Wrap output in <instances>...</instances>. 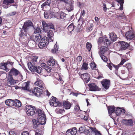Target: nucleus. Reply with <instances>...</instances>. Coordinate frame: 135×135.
<instances>
[{
  "label": "nucleus",
  "instance_id": "obj_48",
  "mask_svg": "<svg viewBox=\"0 0 135 135\" xmlns=\"http://www.w3.org/2000/svg\"><path fill=\"white\" fill-rule=\"evenodd\" d=\"M71 129L72 130L71 131L72 132H73V135H75L76 134L77 132V129L75 127H74Z\"/></svg>",
  "mask_w": 135,
  "mask_h": 135
},
{
  "label": "nucleus",
  "instance_id": "obj_24",
  "mask_svg": "<svg viewBox=\"0 0 135 135\" xmlns=\"http://www.w3.org/2000/svg\"><path fill=\"white\" fill-rule=\"evenodd\" d=\"M14 101L11 99H8L5 101V103L6 105L10 107L14 106Z\"/></svg>",
  "mask_w": 135,
  "mask_h": 135
},
{
  "label": "nucleus",
  "instance_id": "obj_63",
  "mask_svg": "<svg viewBox=\"0 0 135 135\" xmlns=\"http://www.w3.org/2000/svg\"><path fill=\"white\" fill-rule=\"evenodd\" d=\"M83 128L82 127H80L79 128V129L78 130V131L80 133H82L83 131Z\"/></svg>",
  "mask_w": 135,
  "mask_h": 135
},
{
  "label": "nucleus",
  "instance_id": "obj_51",
  "mask_svg": "<svg viewBox=\"0 0 135 135\" xmlns=\"http://www.w3.org/2000/svg\"><path fill=\"white\" fill-rule=\"evenodd\" d=\"M44 17L46 19L51 18V17L49 16V14L47 12H45L44 13Z\"/></svg>",
  "mask_w": 135,
  "mask_h": 135
},
{
  "label": "nucleus",
  "instance_id": "obj_38",
  "mask_svg": "<svg viewBox=\"0 0 135 135\" xmlns=\"http://www.w3.org/2000/svg\"><path fill=\"white\" fill-rule=\"evenodd\" d=\"M42 24L43 25V30L45 32H47V31H46V30L48 28V25L45 21H42Z\"/></svg>",
  "mask_w": 135,
  "mask_h": 135
},
{
  "label": "nucleus",
  "instance_id": "obj_60",
  "mask_svg": "<svg viewBox=\"0 0 135 135\" xmlns=\"http://www.w3.org/2000/svg\"><path fill=\"white\" fill-rule=\"evenodd\" d=\"M113 67L116 70H117L119 68V65H115L114 64H112Z\"/></svg>",
  "mask_w": 135,
  "mask_h": 135
},
{
  "label": "nucleus",
  "instance_id": "obj_19",
  "mask_svg": "<svg viewBox=\"0 0 135 135\" xmlns=\"http://www.w3.org/2000/svg\"><path fill=\"white\" fill-rule=\"evenodd\" d=\"M122 121V122L127 126H131L133 124V121L131 119H123Z\"/></svg>",
  "mask_w": 135,
  "mask_h": 135
},
{
  "label": "nucleus",
  "instance_id": "obj_58",
  "mask_svg": "<svg viewBox=\"0 0 135 135\" xmlns=\"http://www.w3.org/2000/svg\"><path fill=\"white\" fill-rule=\"evenodd\" d=\"M21 135H30L28 131L23 132L21 133Z\"/></svg>",
  "mask_w": 135,
  "mask_h": 135
},
{
  "label": "nucleus",
  "instance_id": "obj_18",
  "mask_svg": "<svg viewBox=\"0 0 135 135\" xmlns=\"http://www.w3.org/2000/svg\"><path fill=\"white\" fill-rule=\"evenodd\" d=\"M81 78L84 81L87 83L90 80L89 75L87 73L83 74V75L81 76Z\"/></svg>",
  "mask_w": 135,
  "mask_h": 135
},
{
  "label": "nucleus",
  "instance_id": "obj_57",
  "mask_svg": "<svg viewBox=\"0 0 135 135\" xmlns=\"http://www.w3.org/2000/svg\"><path fill=\"white\" fill-rule=\"evenodd\" d=\"M41 30L39 28L37 27V28L35 29L34 33H39L41 32Z\"/></svg>",
  "mask_w": 135,
  "mask_h": 135
},
{
  "label": "nucleus",
  "instance_id": "obj_49",
  "mask_svg": "<svg viewBox=\"0 0 135 135\" xmlns=\"http://www.w3.org/2000/svg\"><path fill=\"white\" fill-rule=\"evenodd\" d=\"M71 130L70 129L68 130L66 132V135H73Z\"/></svg>",
  "mask_w": 135,
  "mask_h": 135
},
{
  "label": "nucleus",
  "instance_id": "obj_1",
  "mask_svg": "<svg viewBox=\"0 0 135 135\" xmlns=\"http://www.w3.org/2000/svg\"><path fill=\"white\" fill-rule=\"evenodd\" d=\"M38 58L37 56H32L30 61L28 63L27 65L29 69L31 72H36L38 74H40L42 71V69L41 67L37 65Z\"/></svg>",
  "mask_w": 135,
  "mask_h": 135
},
{
  "label": "nucleus",
  "instance_id": "obj_14",
  "mask_svg": "<svg viewBox=\"0 0 135 135\" xmlns=\"http://www.w3.org/2000/svg\"><path fill=\"white\" fill-rule=\"evenodd\" d=\"M126 36L127 40H129L133 39L135 37L133 32L131 31L127 32L126 34Z\"/></svg>",
  "mask_w": 135,
  "mask_h": 135
},
{
  "label": "nucleus",
  "instance_id": "obj_29",
  "mask_svg": "<svg viewBox=\"0 0 135 135\" xmlns=\"http://www.w3.org/2000/svg\"><path fill=\"white\" fill-rule=\"evenodd\" d=\"M115 107L114 106H110L108 107V113L110 114L114 113L115 111Z\"/></svg>",
  "mask_w": 135,
  "mask_h": 135
},
{
  "label": "nucleus",
  "instance_id": "obj_22",
  "mask_svg": "<svg viewBox=\"0 0 135 135\" xmlns=\"http://www.w3.org/2000/svg\"><path fill=\"white\" fill-rule=\"evenodd\" d=\"M35 84L41 88H43L44 84L42 81L38 79L36 81L35 83Z\"/></svg>",
  "mask_w": 135,
  "mask_h": 135
},
{
  "label": "nucleus",
  "instance_id": "obj_37",
  "mask_svg": "<svg viewBox=\"0 0 135 135\" xmlns=\"http://www.w3.org/2000/svg\"><path fill=\"white\" fill-rule=\"evenodd\" d=\"M89 128L91 131L95 133V135L100 133V132L98 131L95 127L93 128L92 127H89Z\"/></svg>",
  "mask_w": 135,
  "mask_h": 135
},
{
  "label": "nucleus",
  "instance_id": "obj_7",
  "mask_svg": "<svg viewBox=\"0 0 135 135\" xmlns=\"http://www.w3.org/2000/svg\"><path fill=\"white\" fill-rule=\"evenodd\" d=\"M35 111L36 113L38 114V120L40 122H43V120H46V116L44 112L40 109H36Z\"/></svg>",
  "mask_w": 135,
  "mask_h": 135
},
{
  "label": "nucleus",
  "instance_id": "obj_33",
  "mask_svg": "<svg viewBox=\"0 0 135 135\" xmlns=\"http://www.w3.org/2000/svg\"><path fill=\"white\" fill-rule=\"evenodd\" d=\"M105 39L103 44L104 45L107 46H108L110 45L111 43L110 41L108 39L107 37H105Z\"/></svg>",
  "mask_w": 135,
  "mask_h": 135
},
{
  "label": "nucleus",
  "instance_id": "obj_50",
  "mask_svg": "<svg viewBox=\"0 0 135 135\" xmlns=\"http://www.w3.org/2000/svg\"><path fill=\"white\" fill-rule=\"evenodd\" d=\"M125 67L128 70L130 69L131 68V65L130 63H128L125 65Z\"/></svg>",
  "mask_w": 135,
  "mask_h": 135
},
{
  "label": "nucleus",
  "instance_id": "obj_13",
  "mask_svg": "<svg viewBox=\"0 0 135 135\" xmlns=\"http://www.w3.org/2000/svg\"><path fill=\"white\" fill-rule=\"evenodd\" d=\"M47 63L49 66H54L56 65L57 62L53 58V57H51L48 59Z\"/></svg>",
  "mask_w": 135,
  "mask_h": 135
},
{
  "label": "nucleus",
  "instance_id": "obj_36",
  "mask_svg": "<svg viewBox=\"0 0 135 135\" xmlns=\"http://www.w3.org/2000/svg\"><path fill=\"white\" fill-rule=\"evenodd\" d=\"M51 2V0H47L45 2L43 3L41 5V8L42 9L44 8V7L46 6L47 5L50 6Z\"/></svg>",
  "mask_w": 135,
  "mask_h": 135
},
{
  "label": "nucleus",
  "instance_id": "obj_23",
  "mask_svg": "<svg viewBox=\"0 0 135 135\" xmlns=\"http://www.w3.org/2000/svg\"><path fill=\"white\" fill-rule=\"evenodd\" d=\"M66 8L67 10L69 12L73 10L74 9L73 3L71 2V3L66 4Z\"/></svg>",
  "mask_w": 135,
  "mask_h": 135
},
{
  "label": "nucleus",
  "instance_id": "obj_61",
  "mask_svg": "<svg viewBox=\"0 0 135 135\" xmlns=\"http://www.w3.org/2000/svg\"><path fill=\"white\" fill-rule=\"evenodd\" d=\"M85 11L84 9L82 10L81 13V16H83V17L85 15Z\"/></svg>",
  "mask_w": 135,
  "mask_h": 135
},
{
  "label": "nucleus",
  "instance_id": "obj_20",
  "mask_svg": "<svg viewBox=\"0 0 135 135\" xmlns=\"http://www.w3.org/2000/svg\"><path fill=\"white\" fill-rule=\"evenodd\" d=\"M46 31H47L46 32L47 33V36L50 40V41H53V36L54 34L53 31L50 29L49 30V31H48V30H46Z\"/></svg>",
  "mask_w": 135,
  "mask_h": 135
},
{
  "label": "nucleus",
  "instance_id": "obj_43",
  "mask_svg": "<svg viewBox=\"0 0 135 135\" xmlns=\"http://www.w3.org/2000/svg\"><path fill=\"white\" fill-rule=\"evenodd\" d=\"M56 111L57 113L61 114H62L63 113L65 112V110L64 109H56Z\"/></svg>",
  "mask_w": 135,
  "mask_h": 135
},
{
  "label": "nucleus",
  "instance_id": "obj_59",
  "mask_svg": "<svg viewBox=\"0 0 135 135\" xmlns=\"http://www.w3.org/2000/svg\"><path fill=\"white\" fill-rule=\"evenodd\" d=\"M112 64H113L112 63H110L108 65V67L110 70H112V68L113 66Z\"/></svg>",
  "mask_w": 135,
  "mask_h": 135
},
{
  "label": "nucleus",
  "instance_id": "obj_56",
  "mask_svg": "<svg viewBox=\"0 0 135 135\" xmlns=\"http://www.w3.org/2000/svg\"><path fill=\"white\" fill-rule=\"evenodd\" d=\"M50 28V29L51 28L54 29V27L52 23L49 24L48 25V28L47 29Z\"/></svg>",
  "mask_w": 135,
  "mask_h": 135
},
{
  "label": "nucleus",
  "instance_id": "obj_31",
  "mask_svg": "<svg viewBox=\"0 0 135 135\" xmlns=\"http://www.w3.org/2000/svg\"><path fill=\"white\" fill-rule=\"evenodd\" d=\"M88 64L86 62H84L81 68V70H87L88 69Z\"/></svg>",
  "mask_w": 135,
  "mask_h": 135
},
{
  "label": "nucleus",
  "instance_id": "obj_5",
  "mask_svg": "<svg viewBox=\"0 0 135 135\" xmlns=\"http://www.w3.org/2000/svg\"><path fill=\"white\" fill-rule=\"evenodd\" d=\"M24 110L28 115L32 116L35 114L36 109L33 106L27 105L25 107Z\"/></svg>",
  "mask_w": 135,
  "mask_h": 135
},
{
  "label": "nucleus",
  "instance_id": "obj_32",
  "mask_svg": "<svg viewBox=\"0 0 135 135\" xmlns=\"http://www.w3.org/2000/svg\"><path fill=\"white\" fill-rule=\"evenodd\" d=\"M14 2V0H4L3 2V4L8 6Z\"/></svg>",
  "mask_w": 135,
  "mask_h": 135
},
{
  "label": "nucleus",
  "instance_id": "obj_16",
  "mask_svg": "<svg viewBox=\"0 0 135 135\" xmlns=\"http://www.w3.org/2000/svg\"><path fill=\"white\" fill-rule=\"evenodd\" d=\"M72 105V103L68 101H64L63 102V107L66 109H70Z\"/></svg>",
  "mask_w": 135,
  "mask_h": 135
},
{
  "label": "nucleus",
  "instance_id": "obj_15",
  "mask_svg": "<svg viewBox=\"0 0 135 135\" xmlns=\"http://www.w3.org/2000/svg\"><path fill=\"white\" fill-rule=\"evenodd\" d=\"M109 35L110 39L113 42L115 41L117 38V35L114 31L110 32Z\"/></svg>",
  "mask_w": 135,
  "mask_h": 135
},
{
  "label": "nucleus",
  "instance_id": "obj_45",
  "mask_svg": "<svg viewBox=\"0 0 135 135\" xmlns=\"http://www.w3.org/2000/svg\"><path fill=\"white\" fill-rule=\"evenodd\" d=\"M79 110H81L79 104L77 103L75 105L74 110L75 112H77Z\"/></svg>",
  "mask_w": 135,
  "mask_h": 135
},
{
  "label": "nucleus",
  "instance_id": "obj_4",
  "mask_svg": "<svg viewBox=\"0 0 135 135\" xmlns=\"http://www.w3.org/2000/svg\"><path fill=\"white\" fill-rule=\"evenodd\" d=\"M9 75H11L17 78V79L18 81H21L23 79V76L20 71L13 68L9 72Z\"/></svg>",
  "mask_w": 135,
  "mask_h": 135
},
{
  "label": "nucleus",
  "instance_id": "obj_41",
  "mask_svg": "<svg viewBox=\"0 0 135 135\" xmlns=\"http://www.w3.org/2000/svg\"><path fill=\"white\" fill-rule=\"evenodd\" d=\"M56 98L55 97L52 96L49 100L50 105H51L56 101Z\"/></svg>",
  "mask_w": 135,
  "mask_h": 135
},
{
  "label": "nucleus",
  "instance_id": "obj_28",
  "mask_svg": "<svg viewBox=\"0 0 135 135\" xmlns=\"http://www.w3.org/2000/svg\"><path fill=\"white\" fill-rule=\"evenodd\" d=\"M65 14L64 12L61 11L57 13L56 15L57 18L63 19L65 17Z\"/></svg>",
  "mask_w": 135,
  "mask_h": 135
},
{
  "label": "nucleus",
  "instance_id": "obj_11",
  "mask_svg": "<svg viewBox=\"0 0 135 135\" xmlns=\"http://www.w3.org/2000/svg\"><path fill=\"white\" fill-rule=\"evenodd\" d=\"M101 84L105 89L107 90L109 87L110 85V80L106 79H103L101 81Z\"/></svg>",
  "mask_w": 135,
  "mask_h": 135
},
{
  "label": "nucleus",
  "instance_id": "obj_12",
  "mask_svg": "<svg viewBox=\"0 0 135 135\" xmlns=\"http://www.w3.org/2000/svg\"><path fill=\"white\" fill-rule=\"evenodd\" d=\"M88 86L90 90L92 91H100L101 89L97 86L94 83H91L88 84Z\"/></svg>",
  "mask_w": 135,
  "mask_h": 135
},
{
  "label": "nucleus",
  "instance_id": "obj_39",
  "mask_svg": "<svg viewBox=\"0 0 135 135\" xmlns=\"http://www.w3.org/2000/svg\"><path fill=\"white\" fill-rule=\"evenodd\" d=\"M51 105L55 107L57 106H61L62 105L60 102L56 101Z\"/></svg>",
  "mask_w": 135,
  "mask_h": 135
},
{
  "label": "nucleus",
  "instance_id": "obj_52",
  "mask_svg": "<svg viewBox=\"0 0 135 135\" xmlns=\"http://www.w3.org/2000/svg\"><path fill=\"white\" fill-rule=\"evenodd\" d=\"M11 60L10 59H9L7 61V62H5L7 65L8 64H10L12 66L14 64V62L10 61Z\"/></svg>",
  "mask_w": 135,
  "mask_h": 135
},
{
  "label": "nucleus",
  "instance_id": "obj_42",
  "mask_svg": "<svg viewBox=\"0 0 135 135\" xmlns=\"http://www.w3.org/2000/svg\"><path fill=\"white\" fill-rule=\"evenodd\" d=\"M121 108L117 107L115 110V113L117 115H120L122 113Z\"/></svg>",
  "mask_w": 135,
  "mask_h": 135
},
{
  "label": "nucleus",
  "instance_id": "obj_46",
  "mask_svg": "<svg viewBox=\"0 0 135 135\" xmlns=\"http://www.w3.org/2000/svg\"><path fill=\"white\" fill-rule=\"evenodd\" d=\"M44 69L47 71V72L49 73H50L51 72V70L52 68L51 67L47 66H45Z\"/></svg>",
  "mask_w": 135,
  "mask_h": 135
},
{
  "label": "nucleus",
  "instance_id": "obj_3",
  "mask_svg": "<svg viewBox=\"0 0 135 135\" xmlns=\"http://www.w3.org/2000/svg\"><path fill=\"white\" fill-rule=\"evenodd\" d=\"M109 49L105 46H103L100 49L99 54L102 59L104 62H107L108 61L106 56H107L109 53Z\"/></svg>",
  "mask_w": 135,
  "mask_h": 135
},
{
  "label": "nucleus",
  "instance_id": "obj_34",
  "mask_svg": "<svg viewBox=\"0 0 135 135\" xmlns=\"http://www.w3.org/2000/svg\"><path fill=\"white\" fill-rule=\"evenodd\" d=\"M75 27V26H74V23H73L69 26L67 28L69 32H71L74 30Z\"/></svg>",
  "mask_w": 135,
  "mask_h": 135
},
{
  "label": "nucleus",
  "instance_id": "obj_27",
  "mask_svg": "<svg viewBox=\"0 0 135 135\" xmlns=\"http://www.w3.org/2000/svg\"><path fill=\"white\" fill-rule=\"evenodd\" d=\"M8 79L10 84L11 85H14L16 83L15 80L13 79L12 76L11 75H8Z\"/></svg>",
  "mask_w": 135,
  "mask_h": 135
},
{
  "label": "nucleus",
  "instance_id": "obj_6",
  "mask_svg": "<svg viewBox=\"0 0 135 135\" xmlns=\"http://www.w3.org/2000/svg\"><path fill=\"white\" fill-rule=\"evenodd\" d=\"M50 40L46 36H44L41 38L38 44V46L40 49H42L47 46L49 44Z\"/></svg>",
  "mask_w": 135,
  "mask_h": 135
},
{
  "label": "nucleus",
  "instance_id": "obj_25",
  "mask_svg": "<svg viewBox=\"0 0 135 135\" xmlns=\"http://www.w3.org/2000/svg\"><path fill=\"white\" fill-rule=\"evenodd\" d=\"M29 81H28L27 82L24 83L23 85L24 86L21 88V90H28V88L29 86Z\"/></svg>",
  "mask_w": 135,
  "mask_h": 135
},
{
  "label": "nucleus",
  "instance_id": "obj_62",
  "mask_svg": "<svg viewBox=\"0 0 135 135\" xmlns=\"http://www.w3.org/2000/svg\"><path fill=\"white\" fill-rule=\"evenodd\" d=\"M126 61V60L125 59H124L121 60L120 64H119V65H122Z\"/></svg>",
  "mask_w": 135,
  "mask_h": 135
},
{
  "label": "nucleus",
  "instance_id": "obj_64",
  "mask_svg": "<svg viewBox=\"0 0 135 135\" xmlns=\"http://www.w3.org/2000/svg\"><path fill=\"white\" fill-rule=\"evenodd\" d=\"M16 13V12L15 11L12 12L9 14L10 16H13L15 15Z\"/></svg>",
  "mask_w": 135,
  "mask_h": 135
},
{
  "label": "nucleus",
  "instance_id": "obj_21",
  "mask_svg": "<svg viewBox=\"0 0 135 135\" xmlns=\"http://www.w3.org/2000/svg\"><path fill=\"white\" fill-rule=\"evenodd\" d=\"M41 131L38 129H37L35 131L34 130H31L30 132V135H41Z\"/></svg>",
  "mask_w": 135,
  "mask_h": 135
},
{
  "label": "nucleus",
  "instance_id": "obj_17",
  "mask_svg": "<svg viewBox=\"0 0 135 135\" xmlns=\"http://www.w3.org/2000/svg\"><path fill=\"white\" fill-rule=\"evenodd\" d=\"M120 49L122 50H125L128 48L129 45V44L126 42L122 41H120Z\"/></svg>",
  "mask_w": 135,
  "mask_h": 135
},
{
  "label": "nucleus",
  "instance_id": "obj_53",
  "mask_svg": "<svg viewBox=\"0 0 135 135\" xmlns=\"http://www.w3.org/2000/svg\"><path fill=\"white\" fill-rule=\"evenodd\" d=\"M9 133L10 135H17L16 132L13 130L9 131Z\"/></svg>",
  "mask_w": 135,
  "mask_h": 135
},
{
  "label": "nucleus",
  "instance_id": "obj_2",
  "mask_svg": "<svg viewBox=\"0 0 135 135\" xmlns=\"http://www.w3.org/2000/svg\"><path fill=\"white\" fill-rule=\"evenodd\" d=\"M33 25L30 20L26 21L23 25L22 28L19 34V36L21 38L25 39L27 36V32L31 27H33Z\"/></svg>",
  "mask_w": 135,
  "mask_h": 135
},
{
  "label": "nucleus",
  "instance_id": "obj_54",
  "mask_svg": "<svg viewBox=\"0 0 135 135\" xmlns=\"http://www.w3.org/2000/svg\"><path fill=\"white\" fill-rule=\"evenodd\" d=\"M77 61L80 62L82 60V56H79L77 57L76 59Z\"/></svg>",
  "mask_w": 135,
  "mask_h": 135
},
{
  "label": "nucleus",
  "instance_id": "obj_44",
  "mask_svg": "<svg viewBox=\"0 0 135 135\" xmlns=\"http://www.w3.org/2000/svg\"><path fill=\"white\" fill-rule=\"evenodd\" d=\"M90 65L91 69L92 70L95 69L97 65L94 62L91 63L90 64Z\"/></svg>",
  "mask_w": 135,
  "mask_h": 135
},
{
  "label": "nucleus",
  "instance_id": "obj_35",
  "mask_svg": "<svg viewBox=\"0 0 135 135\" xmlns=\"http://www.w3.org/2000/svg\"><path fill=\"white\" fill-rule=\"evenodd\" d=\"M117 1L120 5V7L119 8V10H122L123 8V4L124 3V0H117Z\"/></svg>",
  "mask_w": 135,
  "mask_h": 135
},
{
  "label": "nucleus",
  "instance_id": "obj_8",
  "mask_svg": "<svg viewBox=\"0 0 135 135\" xmlns=\"http://www.w3.org/2000/svg\"><path fill=\"white\" fill-rule=\"evenodd\" d=\"M41 36L40 34H38L36 35L33 38V40H30L28 42V44L31 47L33 46L31 43L33 45H34L36 43V42H39L41 38Z\"/></svg>",
  "mask_w": 135,
  "mask_h": 135
},
{
  "label": "nucleus",
  "instance_id": "obj_30",
  "mask_svg": "<svg viewBox=\"0 0 135 135\" xmlns=\"http://www.w3.org/2000/svg\"><path fill=\"white\" fill-rule=\"evenodd\" d=\"M14 106L17 107H20L21 106V102L17 99L15 100L14 101Z\"/></svg>",
  "mask_w": 135,
  "mask_h": 135
},
{
  "label": "nucleus",
  "instance_id": "obj_26",
  "mask_svg": "<svg viewBox=\"0 0 135 135\" xmlns=\"http://www.w3.org/2000/svg\"><path fill=\"white\" fill-rule=\"evenodd\" d=\"M7 66L6 63L1 62L0 64L1 68L6 70V72H8L9 70V69L7 68Z\"/></svg>",
  "mask_w": 135,
  "mask_h": 135
},
{
  "label": "nucleus",
  "instance_id": "obj_55",
  "mask_svg": "<svg viewBox=\"0 0 135 135\" xmlns=\"http://www.w3.org/2000/svg\"><path fill=\"white\" fill-rule=\"evenodd\" d=\"M61 1L63 2L66 4L71 3V0H60Z\"/></svg>",
  "mask_w": 135,
  "mask_h": 135
},
{
  "label": "nucleus",
  "instance_id": "obj_40",
  "mask_svg": "<svg viewBox=\"0 0 135 135\" xmlns=\"http://www.w3.org/2000/svg\"><path fill=\"white\" fill-rule=\"evenodd\" d=\"M92 47V45L91 43L87 42L86 44V47L89 52L91 51V48Z\"/></svg>",
  "mask_w": 135,
  "mask_h": 135
},
{
  "label": "nucleus",
  "instance_id": "obj_10",
  "mask_svg": "<svg viewBox=\"0 0 135 135\" xmlns=\"http://www.w3.org/2000/svg\"><path fill=\"white\" fill-rule=\"evenodd\" d=\"M32 92L35 95L38 97L40 96L43 93L41 89L37 87H35L33 89Z\"/></svg>",
  "mask_w": 135,
  "mask_h": 135
},
{
  "label": "nucleus",
  "instance_id": "obj_9",
  "mask_svg": "<svg viewBox=\"0 0 135 135\" xmlns=\"http://www.w3.org/2000/svg\"><path fill=\"white\" fill-rule=\"evenodd\" d=\"M33 123V127L34 128H36L40 126V125H43L46 123V121L43 120V122H40L38 120H37L33 119H32Z\"/></svg>",
  "mask_w": 135,
  "mask_h": 135
},
{
  "label": "nucleus",
  "instance_id": "obj_47",
  "mask_svg": "<svg viewBox=\"0 0 135 135\" xmlns=\"http://www.w3.org/2000/svg\"><path fill=\"white\" fill-rule=\"evenodd\" d=\"M105 38V37H100L99 38L98 42L100 44L102 43H103L104 40L106 38Z\"/></svg>",
  "mask_w": 135,
  "mask_h": 135
}]
</instances>
